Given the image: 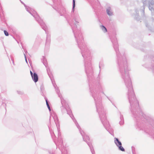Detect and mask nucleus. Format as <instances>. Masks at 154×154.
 <instances>
[{
	"label": "nucleus",
	"instance_id": "obj_29",
	"mask_svg": "<svg viewBox=\"0 0 154 154\" xmlns=\"http://www.w3.org/2000/svg\"><path fill=\"white\" fill-rule=\"evenodd\" d=\"M24 57H25V60H26V63H27V59H26V55H25V54L24 53Z\"/></svg>",
	"mask_w": 154,
	"mask_h": 154
},
{
	"label": "nucleus",
	"instance_id": "obj_15",
	"mask_svg": "<svg viewBox=\"0 0 154 154\" xmlns=\"http://www.w3.org/2000/svg\"><path fill=\"white\" fill-rule=\"evenodd\" d=\"M50 36L47 35V36L46 45H49L50 44Z\"/></svg>",
	"mask_w": 154,
	"mask_h": 154
},
{
	"label": "nucleus",
	"instance_id": "obj_19",
	"mask_svg": "<svg viewBox=\"0 0 154 154\" xmlns=\"http://www.w3.org/2000/svg\"><path fill=\"white\" fill-rule=\"evenodd\" d=\"M102 30L104 32H106L107 31V29L106 28L103 26H100Z\"/></svg>",
	"mask_w": 154,
	"mask_h": 154
},
{
	"label": "nucleus",
	"instance_id": "obj_22",
	"mask_svg": "<svg viewBox=\"0 0 154 154\" xmlns=\"http://www.w3.org/2000/svg\"><path fill=\"white\" fill-rule=\"evenodd\" d=\"M88 144L90 146V149L91 151L92 154H95V152L94 150L92 149V146H91V145L90 144L88 143Z\"/></svg>",
	"mask_w": 154,
	"mask_h": 154
},
{
	"label": "nucleus",
	"instance_id": "obj_32",
	"mask_svg": "<svg viewBox=\"0 0 154 154\" xmlns=\"http://www.w3.org/2000/svg\"><path fill=\"white\" fill-rule=\"evenodd\" d=\"M146 27H149V26H148V25L147 24H146Z\"/></svg>",
	"mask_w": 154,
	"mask_h": 154
},
{
	"label": "nucleus",
	"instance_id": "obj_4",
	"mask_svg": "<svg viewBox=\"0 0 154 154\" xmlns=\"http://www.w3.org/2000/svg\"><path fill=\"white\" fill-rule=\"evenodd\" d=\"M20 1L24 5L26 10L35 19L36 21L38 22V23L41 26L42 28L45 31L46 33L47 27L45 25V24L43 21V20L40 18L39 16L37 14L36 12L29 7L26 6L20 0Z\"/></svg>",
	"mask_w": 154,
	"mask_h": 154
},
{
	"label": "nucleus",
	"instance_id": "obj_35",
	"mask_svg": "<svg viewBox=\"0 0 154 154\" xmlns=\"http://www.w3.org/2000/svg\"><path fill=\"white\" fill-rule=\"evenodd\" d=\"M99 68H100V66L99 65Z\"/></svg>",
	"mask_w": 154,
	"mask_h": 154
},
{
	"label": "nucleus",
	"instance_id": "obj_20",
	"mask_svg": "<svg viewBox=\"0 0 154 154\" xmlns=\"http://www.w3.org/2000/svg\"><path fill=\"white\" fill-rule=\"evenodd\" d=\"M45 99V100H46V105H47L48 108L49 110V111H50L51 109V108H50V106H49V105L48 102V101L47 99Z\"/></svg>",
	"mask_w": 154,
	"mask_h": 154
},
{
	"label": "nucleus",
	"instance_id": "obj_2",
	"mask_svg": "<svg viewBox=\"0 0 154 154\" xmlns=\"http://www.w3.org/2000/svg\"><path fill=\"white\" fill-rule=\"evenodd\" d=\"M79 21L80 18L79 16L76 15L73 20L69 21V23L72 27L78 45L81 51L82 57L85 59L86 58L90 59V52L86 45L83 43V37L80 30L77 29V25H78Z\"/></svg>",
	"mask_w": 154,
	"mask_h": 154
},
{
	"label": "nucleus",
	"instance_id": "obj_18",
	"mask_svg": "<svg viewBox=\"0 0 154 154\" xmlns=\"http://www.w3.org/2000/svg\"><path fill=\"white\" fill-rule=\"evenodd\" d=\"M59 127V126H57V131H58V137L59 138L60 137V135H61L60 132V128H59L58 127Z\"/></svg>",
	"mask_w": 154,
	"mask_h": 154
},
{
	"label": "nucleus",
	"instance_id": "obj_24",
	"mask_svg": "<svg viewBox=\"0 0 154 154\" xmlns=\"http://www.w3.org/2000/svg\"><path fill=\"white\" fill-rule=\"evenodd\" d=\"M43 63L45 66H46L47 63L45 59L44 58L43 59Z\"/></svg>",
	"mask_w": 154,
	"mask_h": 154
},
{
	"label": "nucleus",
	"instance_id": "obj_21",
	"mask_svg": "<svg viewBox=\"0 0 154 154\" xmlns=\"http://www.w3.org/2000/svg\"><path fill=\"white\" fill-rule=\"evenodd\" d=\"M118 147L119 150L122 151H125V149L122 146V145L119 146H118Z\"/></svg>",
	"mask_w": 154,
	"mask_h": 154
},
{
	"label": "nucleus",
	"instance_id": "obj_12",
	"mask_svg": "<svg viewBox=\"0 0 154 154\" xmlns=\"http://www.w3.org/2000/svg\"><path fill=\"white\" fill-rule=\"evenodd\" d=\"M106 12L108 15L109 16H112L113 15V12L110 7H109L107 8Z\"/></svg>",
	"mask_w": 154,
	"mask_h": 154
},
{
	"label": "nucleus",
	"instance_id": "obj_30",
	"mask_svg": "<svg viewBox=\"0 0 154 154\" xmlns=\"http://www.w3.org/2000/svg\"><path fill=\"white\" fill-rule=\"evenodd\" d=\"M30 73L31 76L32 77V76H33V73L31 71H30Z\"/></svg>",
	"mask_w": 154,
	"mask_h": 154
},
{
	"label": "nucleus",
	"instance_id": "obj_16",
	"mask_svg": "<svg viewBox=\"0 0 154 154\" xmlns=\"http://www.w3.org/2000/svg\"><path fill=\"white\" fill-rule=\"evenodd\" d=\"M120 119H121V121L119 122V123L120 125H122L124 122V119L122 115H121L120 116Z\"/></svg>",
	"mask_w": 154,
	"mask_h": 154
},
{
	"label": "nucleus",
	"instance_id": "obj_36",
	"mask_svg": "<svg viewBox=\"0 0 154 154\" xmlns=\"http://www.w3.org/2000/svg\"><path fill=\"white\" fill-rule=\"evenodd\" d=\"M53 1L54 2V0H53Z\"/></svg>",
	"mask_w": 154,
	"mask_h": 154
},
{
	"label": "nucleus",
	"instance_id": "obj_10",
	"mask_svg": "<svg viewBox=\"0 0 154 154\" xmlns=\"http://www.w3.org/2000/svg\"><path fill=\"white\" fill-rule=\"evenodd\" d=\"M91 65L90 62L89 63H88L87 64L86 62L85 63V71L86 74L88 75V70L91 71L92 67L91 66Z\"/></svg>",
	"mask_w": 154,
	"mask_h": 154
},
{
	"label": "nucleus",
	"instance_id": "obj_28",
	"mask_svg": "<svg viewBox=\"0 0 154 154\" xmlns=\"http://www.w3.org/2000/svg\"><path fill=\"white\" fill-rule=\"evenodd\" d=\"M49 129L50 132L51 133V135H52V132L53 133V134L55 136V134H54V132L52 131V130H51H51L50 128H49Z\"/></svg>",
	"mask_w": 154,
	"mask_h": 154
},
{
	"label": "nucleus",
	"instance_id": "obj_33",
	"mask_svg": "<svg viewBox=\"0 0 154 154\" xmlns=\"http://www.w3.org/2000/svg\"><path fill=\"white\" fill-rule=\"evenodd\" d=\"M25 52H27V51H25Z\"/></svg>",
	"mask_w": 154,
	"mask_h": 154
},
{
	"label": "nucleus",
	"instance_id": "obj_31",
	"mask_svg": "<svg viewBox=\"0 0 154 154\" xmlns=\"http://www.w3.org/2000/svg\"><path fill=\"white\" fill-rule=\"evenodd\" d=\"M18 93L20 94H22V92L21 91H18Z\"/></svg>",
	"mask_w": 154,
	"mask_h": 154
},
{
	"label": "nucleus",
	"instance_id": "obj_9",
	"mask_svg": "<svg viewBox=\"0 0 154 154\" xmlns=\"http://www.w3.org/2000/svg\"><path fill=\"white\" fill-rule=\"evenodd\" d=\"M154 2L153 0H150L149 2V9L151 11L152 14L153 12L154 11L153 5Z\"/></svg>",
	"mask_w": 154,
	"mask_h": 154
},
{
	"label": "nucleus",
	"instance_id": "obj_8",
	"mask_svg": "<svg viewBox=\"0 0 154 154\" xmlns=\"http://www.w3.org/2000/svg\"><path fill=\"white\" fill-rule=\"evenodd\" d=\"M53 118L54 119V121L57 127L59 126L58 124V120L57 115L55 113H53L51 114L50 116V120L51 118Z\"/></svg>",
	"mask_w": 154,
	"mask_h": 154
},
{
	"label": "nucleus",
	"instance_id": "obj_13",
	"mask_svg": "<svg viewBox=\"0 0 154 154\" xmlns=\"http://www.w3.org/2000/svg\"><path fill=\"white\" fill-rule=\"evenodd\" d=\"M114 142L117 146L122 145L121 142L117 138H115Z\"/></svg>",
	"mask_w": 154,
	"mask_h": 154
},
{
	"label": "nucleus",
	"instance_id": "obj_14",
	"mask_svg": "<svg viewBox=\"0 0 154 154\" xmlns=\"http://www.w3.org/2000/svg\"><path fill=\"white\" fill-rule=\"evenodd\" d=\"M142 2L143 3V6L142 8V10L143 11V12L144 13V9H145V6L147 4V1L146 0H142Z\"/></svg>",
	"mask_w": 154,
	"mask_h": 154
},
{
	"label": "nucleus",
	"instance_id": "obj_26",
	"mask_svg": "<svg viewBox=\"0 0 154 154\" xmlns=\"http://www.w3.org/2000/svg\"><path fill=\"white\" fill-rule=\"evenodd\" d=\"M4 32L5 34V35L6 36H7L9 34H8V33L6 30L4 31Z\"/></svg>",
	"mask_w": 154,
	"mask_h": 154
},
{
	"label": "nucleus",
	"instance_id": "obj_6",
	"mask_svg": "<svg viewBox=\"0 0 154 154\" xmlns=\"http://www.w3.org/2000/svg\"><path fill=\"white\" fill-rule=\"evenodd\" d=\"M75 125L79 129L80 132L84 140V141H85L86 143H87V144L89 146V145L88 144V143L90 144L91 146H92V149H93V147L92 146V144L90 143H88V141L89 140V138L88 136L87 135H86L85 134L84 132V131L81 129L80 126L78 125H77L76 123H75ZM90 147V146H89Z\"/></svg>",
	"mask_w": 154,
	"mask_h": 154
},
{
	"label": "nucleus",
	"instance_id": "obj_17",
	"mask_svg": "<svg viewBox=\"0 0 154 154\" xmlns=\"http://www.w3.org/2000/svg\"><path fill=\"white\" fill-rule=\"evenodd\" d=\"M66 11V10L64 8L63 9V11L62 12H61V11H59V13H60V15H61V16L63 15H64V14H65Z\"/></svg>",
	"mask_w": 154,
	"mask_h": 154
},
{
	"label": "nucleus",
	"instance_id": "obj_25",
	"mask_svg": "<svg viewBox=\"0 0 154 154\" xmlns=\"http://www.w3.org/2000/svg\"><path fill=\"white\" fill-rule=\"evenodd\" d=\"M62 140H60V142H59V146H60V147H62Z\"/></svg>",
	"mask_w": 154,
	"mask_h": 154
},
{
	"label": "nucleus",
	"instance_id": "obj_7",
	"mask_svg": "<svg viewBox=\"0 0 154 154\" xmlns=\"http://www.w3.org/2000/svg\"><path fill=\"white\" fill-rule=\"evenodd\" d=\"M65 109H64V110L65 111L66 110L67 112V113L69 114L70 117L73 120V122H74L75 124V123H76V124L77 125H78V124L76 122V120L74 118V116L72 114H71V109L67 107V106H66Z\"/></svg>",
	"mask_w": 154,
	"mask_h": 154
},
{
	"label": "nucleus",
	"instance_id": "obj_3",
	"mask_svg": "<svg viewBox=\"0 0 154 154\" xmlns=\"http://www.w3.org/2000/svg\"><path fill=\"white\" fill-rule=\"evenodd\" d=\"M93 97L95 101L97 111L98 113L102 123L106 129L112 134L113 130L110 128V125L106 119L105 111L101 103V98L100 97Z\"/></svg>",
	"mask_w": 154,
	"mask_h": 154
},
{
	"label": "nucleus",
	"instance_id": "obj_27",
	"mask_svg": "<svg viewBox=\"0 0 154 154\" xmlns=\"http://www.w3.org/2000/svg\"><path fill=\"white\" fill-rule=\"evenodd\" d=\"M150 68L152 69L153 70V72H154V65L153 66H152V65H151L150 67Z\"/></svg>",
	"mask_w": 154,
	"mask_h": 154
},
{
	"label": "nucleus",
	"instance_id": "obj_11",
	"mask_svg": "<svg viewBox=\"0 0 154 154\" xmlns=\"http://www.w3.org/2000/svg\"><path fill=\"white\" fill-rule=\"evenodd\" d=\"M32 77L33 80L35 82H36L38 81V75L36 73H34L33 75L32 76Z\"/></svg>",
	"mask_w": 154,
	"mask_h": 154
},
{
	"label": "nucleus",
	"instance_id": "obj_34",
	"mask_svg": "<svg viewBox=\"0 0 154 154\" xmlns=\"http://www.w3.org/2000/svg\"><path fill=\"white\" fill-rule=\"evenodd\" d=\"M136 19L137 20H138V19H137V18Z\"/></svg>",
	"mask_w": 154,
	"mask_h": 154
},
{
	"label": "nucleus",
	"instance_id": "obj_23",
	"mask_svg": "<svg viewBox=\"0 0 154 154\" xmlns=\"http://www.w3.org/2000/svg\"><path fill=\"white\" fill-rule=\"evenodd\" d=\"M72 3H73L72 10H73V11L74 8L75 7V0H73Z\"/></svg>",
	"mask_w": 154,
	"mask_h": 154
},
{
	"label": "nucleus",
	"instance_id": "obj_5",
	"mask_svg": "<svg viewBox=\"0 0 154 154\" xmlns=\"http://www.w3.org/2000/svg\"><path fill=\"white\" fill-rule=\"evenodd\" d=\"M49 76L51 80L52 84L54 87L56 92L58 94L59 97L61 99V103L62 105L63 108V109L62 110V111L63 112L65 111L64 109H65L66 106H67L66 105V101L63 98H62L61 97V94L59 93L60 91L59 90L58 88L57 87L56 84L55 83V82L54 80L50 75H49Z\"/></svg>",
	"mask_w": 154,
	"mask_h": 154
},
{
	"label": "nucleus",
	"instance_id": "obj_1",
	"mask_svg": "<svg viewBox=\"0 0 154 154\" xmlns=\"http://www.w3.org/2000/svg\"><path fill=\"white\" fill-rule=\"evenodd\" d=\"M111 41L116 55L118 58V64L121 76L123 79L126 87L128 89L127 95L131 108V111L134 114V108L137 109L139 107V103L137 100L132 85L131 79L129 74V69L126 58L125 56H119L118 50V45L117 38L114 36L111 38Z\"/></svg>",
	"mask_w": 154,
	"mask_h": 154
}]
</instances>
